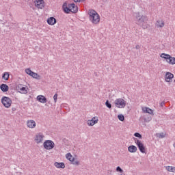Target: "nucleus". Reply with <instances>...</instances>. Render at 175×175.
<instances>
[{
    "label": "nucleus",
    "instance_id": "obj_17",
    "mask_svg": "<svg viewBox=\"0 0 175 175\" xmlns=\"http://www.w3.org/2000/svg\"><path fill=\"white\" fill-rule=\"evenodd\" d=\"M143 113H148V114H154V111L147 107L142 108Z\"/></svg>",
    "mask_w": 175,
    "mask_h": 175
},
{
    "label": "nucleus",
    "instance_id": "obj_3",
    "mask_svg": "<svg viewBox=\"0 0 175 175\" xmlns=\"http://www.w3.org/2000/svg\"><path fill=\"white\" fill-rule=\"evenodd\" d=\"M114 105L118 109H124L126 106V101L122 98H118L114 101Z\"/></svg>",
    "mask_w": 175,
    "mask_h": 175
},
{
    "label": "nucleus",
    "instance_id": "obj_24",
    "mask_svg": "<svg viewBox=\"0 0 175 175\" xmlns=\"http://www.w3.org/2000/svg\"><path fill=\"white\" fill-rule=\"evenodd\" d=\"M9 76H10L9 72H5L3 74L2 79L8 81V80H9Z\"/></svg>",
    "mask_w": 175,
    "mask_h": 175
},
{
    "label": "nucleus",
    "instance_id": "obj_9",
    "mask_svg": "<svg viewBox=\"0 0 175 175\" xmlns=\"http://www.w3.org/2000/svg\"><path fill=\"white\" fill-rule=\"evenodd\" d=\"M173 77H174V75L170 72H167L165 74V81L167 83H170V81H172V79H173Z\"/></svg>",
    "mask_w": 175,
    "mask_h": 175
},
{
    "label": "nucleus",
    "instance_id": "obj_29",
    "mask_svg": "<svg viewBox=\"0 0 175 175\" xmlns=\"http://www.w3.org/2000/svg\"><path fill=\"white\" fill-rule=\"evenodd\" d=\"M25 73H27V75H29V76H32L33 72L31 70V68H27L25 69Z\"/></svg>",
    "mask_w": 175,
    "mask_h": 175
},
{
    "label": "nucleus",
    "instance_id": "obj_31",
    "mask_svg": "<svg viewBox=\"0 0 175 175\" xmlns=\"http://www.w3.org/2000/svg\"><path fill=\"white\" fill-rule=\"evenodd\" d=\"M157 137H159L160 139H163L165 137V133H159L157 134Z\"/></svg>",
    "mask_w": 175,
    "mask_h": 175
},
{
    "label": "nucleus",
    "instance_id": "obj_12",
    "mask_svg": "<svg viewBox=\"0 0 175 175\" xmlns=\"http://www.w3.org/2000/svg\"><path fill=\"white\" fill-rule=\"evenodd\" d=\"M37 100L40 102V103H46L47 102V98L43 95H39L37 96Z\"/></svg>",
    "mask_w": 175,
    "mask_h": 175
},
{
    "label": "nucleus",
    "instance_id": "obj_33",
    "mask_svg": "<svg viewBox=\"0 0 175 175\" xmlns=\"http://www.w3.org/2000/svg\"><path fill=\"white\" fill-rule=\"evenodd\" d=\"M134 136H135V137H138V139H142V138H143V137L142 136V134H140V133H135L134 134Z\"/></svg>",
    "mask_w": 175,
    "mask_h": 175
},
{
    "label": "nucleus",
    "instance_id": "obj_38",
    "mask_svg": "<svg viewBox=\"0 0 175 175\" xmlns=\"http://www.w3.org/2000/svg\"><path fill=\"white\" fill-rule=\"evenodd\" d=\"M135 49H136V50H140V45L137 44V45L135 46Z\"/></svg>",
    "mask_w": 175,
    "mask_h": 175
},
{
    "label": "nucleus",
    "instance_id": "obj_30",
    "mask_svg": "<svg viewBox=\"0 0 175 175\" xmlns=\"http://www.w3.org/2000/svg\"><path fill=\"white\" fill-rule=\"evenodd\" d=\"M118 120H120V121H124L125 116H124V115H122V114H120L118 116Z\"/></svg>",
    "mask_w": 175,
    "mask_h": 175
},
{
    "label": "nucleus",
    "instance_id": "obj_1",
    "mask_svg": "<svg viewBox=\"0 0 175 175\" xmlns=\"http://www.w3.org/2000/svg\"><path fill=\"white\" fill-rule=\"evenodd\" d=\"M135 21L136 24L142 27L144 29L148 28V18L144 15L140 14V12L135 13Z\"/></svg>",
    "mask_w": 175,
    "mask_h": 175
},
{
    "label": "nucleus",
    "instance_id": "obj_7",
    "mask_svg": "<svg viewBox=\"0 0 175 175\" xmlns=\"http://www.w3.org/2000/svg\"><path fill=\"white\" fill-rule=\"evenodd\" d=\"M35 5L38 9H43L44 8V0H36L34 1Z\"/></svg>",
    "mask_w": 175,
    "mask_h": 175
},
{
    "label": "nucleus",
    "instance_id": "obj_36",
    "mask_svg": "<svg viewBox=\"0 0 175 175\" xmlns=\"http://www.w3.org/2000/svg\"><path fill=\"white\" fill-rule=\"evenodd\" d=\"M116 172H120V173H124V170L121 169L120 166L116 167Z\"/></svg>",
    "mask_w": 175,
    "mask_h": 175
},
{
    "label": "nucleus",
    "instance_id": "obj_2",
    "mask_svg": "<svg viewBox=\"0 0 175 175\" xmlns=\"http://www.w3.org/2000/svg\"><path fill=\"white\" fill-rule=\"evenodd\" d=\"M89 18L92 24H99L100 21V16L98 14V12L94 10L89 11Z\"/></svg>",
    "mask_w": 175,
    "mask_h": 175
},
{
    "label": "nucleus",
    "instance_id": "obj_27",
    "mask_svg": "<svg viewBox=\"0 0 175 175\" xmlns=\"http://www.w3.org/2000/svg\"><path fill=\"white\" fill-rule=\"evenodd\" d=\"M144 120L145 122H150V121H151V120H152L151 116L148 115L147 116L146 115H145L144 116Z\"/></svg>",
    "mask_w": 175,
    "mask_h": 175
},
{
    "label": "nucleus",
    "instance_id": "obj_14",
    "mask_svg": "<svg viewBox=\"0 0 175 175\" xmlns=\"http://www.w3.org/2000/svg\"><path fill=\"white\" fill-rule=\"evenodd\" d=\"M0 90L3 92H8L9 91V86L6 84L2 83L0 85Z\"/></svg>",
    "mask_w": 175,
    "mask_h": 175
},
{
    "label": "nucleus",
    "instance_id": "obj_25",
    "mask_svg": "<svg viewBox=\"0 0 175 175\" xmlns=\"http://www.w3.org/2000/svg\"><path fill=\"white\" fill-rule=\"evenodd\" d=\"M72 165H75L76 166H79L80 165V162L77 161V159L72 158V160L70 161Z\"/></svg>",
    "mask_w": 175,
    "mask_h": 175
},
{
    "label": "nucleus",
    "instance_id": "obj_22",
    "mask_svg": "<svg viewBox=\"0 0 175 175\" xmlns=\"http://www.w3.org/2000/svg\"><path fill=\"white\" fill-rule=\"evenodd\" d=\"M166 170L167 172H171L172 173H175V167L173 166H167L165 167Z\"/></svg>",
    "mask_w": 175,
    "mask_h": 175
},
{
    "label": "nucleus",
    "instance_id": "obj_42",
    "mask_svg": "<svg viewBox=\"0 0 175 175\" xmlns=\"http://www.w3.org/2000/svg\"><path fill=\"white\" fill-rule=\"evenodd\" d=\"M173 146L175 148V143H174Z\"/></svg>",
    "mask_w": 175,
    "mask_h": 175
},
{
    "label": "nucleus",
    "instance_id": "obj_39",
    "mask_svg": "<svg viewBox=\"0 0 175 175\" xmlns=\"http://www.w3.org/2000/svg\"><path fill=\"white\" fill-rule=\"evenodd\" d=\"M96 120H98V118L93 117L92 119V121H96Z\"/></svg>",
    "mask_w": 175,
    "mask_h": 175
},
{
    "label": "nucleus",
    "instance_id": "obj_26",
    "mask_svg": "<svg viewBox=\"0 0 175 175\" xmlns=\"http://www.w3.org/2000/svg\"><path fill=\"white\" fill-rule=\"evenodd\" d=\"M31 77H33V79H36V80H40V75L36 72H33V74H31Z\"/></svg>",
    "mask_w": 175,
    "mask_h": 175
},
{
    "label": "nucleus",
    "instance_id": "obj_6",
    "mask_svg": "<svg viewBox=\"0 0 175 175\" xmlns=\"http://www.w3.org/2000/svg\"><path fill=\"white\" fill-rule=\"evenodd\" d=\"M55 146V144H54V142L51 140H46L43 144V146L45 150H53Z\"/></svg>",
    "mask_w": 175,
    "mask_h": 175
},
{
    "label": "nucleus",
    "instance_id": "obj_41",
    "mask_svg": "<svg viewBox=\"0 0 175 175\" xmlns=\"http://www.w3.org/2000/svg\"><path fill=\"white\" fill-rule=\"evenodd\" d=\"M74 2H80V0H73Z\"/></svg>",
    "mask_w": 175,
    "mask_h": 175
},
{
    "label": "nucleus",
    "instance_id": "obj_43",
    "mask_svg": "<svg viewBox=\"0 0 175 175\" xmlns=\"http://www.w3.org/2000/svg\"><path fill=\"white\" fill-rule=\"evenodd\" d=\"M84 1V0H79V2H81V1Z\"/></svg>",
    "mask_w": 175,
    "mask_h": 175
},
{
    "label": "nucleus",
    "instance_id": "obj_10",
    "mask_svg": "<svg viewBox=\"0 0 175 175\" xmlns=\"http://www.w3.org/2000/svg\"><path fill=\"white\" fill-rule=\"evenodd\" d=\"M27 126L28 128H30L31 129H33L36 126V122L35 120H29L27 121Z\"/></svg>",
    "mask_w": 175,
    "mask_h": 175
},
{
    "label": "nucleus",
    "instance_id": "obj_4",
    "mask_svg": "<svg viewBox=\"0 0 175 175\" xmlns=\"http://www.w3.org/2000/svg\"><path fill=\"white\" fill-rule=\"evenodd\" d=\"M133 139L135 143L137 144L140 152H142V154H146V147H144V144L142 143V141L137 139L136 137H134Z\"/></svg>",
    "mask_w": 175,
    "mask_h": 175
},
{
    "label": "nucleus",
    "instance_id": "obj_13",
    "mask_svg": "<svg viewBox=\"0 0 175 175\" xmlns=\"http://www.w3.org/2000/svg\"><path fill=\"white\" fill-rule=\"evenodd\" d=\"M47 23L49 25H54V24L57 23V19H55V18L53 16L50 17L49 18H48Z\"/></svg>",
    "mask_w": 175,
    "mask_h": 175
},
{
    "label": "nucleus",
    "instance_id": "obj_15",
    "mask_svg": "<svg viewBox=\"0 0 175 175\" xmlns=\"http://www.w3.org/2000/svg\"><path fill=\"white\" fill-rule=\"evenodd\" d=\"M18 90H19V92H21V94H27V88L23 86V85H18Z\"/></svg>",
    "mask_w": 175,
    "mask_h": 175
},
{
    "label": "nucleus",
    "instance_id": "obj_18",
    "mask_svg": "<svg viewBox=\"0 0 175 175\" xmlns=\"http://www.w3.org/2000/svg\"><path fill=\"white\" fill-rule=\"evenodd\" d=\"M54 165L55 166V167H57L58 169H65V163H64L55 162L54 163Z\"/></svg>",
    "mask_w": 175,
    "mask_h": 175
},
{
    "label": "nucleus",
    "instance_id": "obj_37",
    "mask_svg": "<svg viewBox=\"0 0 175 175\" xmlns=\"http://www.w3.org/2000/svg\"><path fill=\"white\" fill-rule=\"evenodd\" d=\"M160 106H161V107H163V106H165V101H162V102L160 103Z\"/></svg>",
    "mask_w": 175,
    "mask_h": 175
},
{
    "label": "nucleus",
    "instance_id": "obj_35",
    "mask_svg": "<svg viewBox=\"0 0 175 175\" xmlns=\"http://www.w3.org/2000/svg\"><path fill=\"white\" fill-rule=\"evenodd\" d=\"M53 99H54V102L55 103H57V99H58V94H55V95L53 96Z\"/></svg>",
    "mask_w": 175,
    "mask_h": 175
},
{
    "label": "nucleus",
    "instance_id": "obj_16",
    "mask_svg": "<svg viewBox=\"0 0 175 175\" xmlns=\"http://www.w3.org/2000/svg\"><path fill=\"white\" fill-rule=\"evenodd\" d=\"M128 151L131 153L136 152L137 151V147L135 146V145H131L128 147Z\"/></svg>",
    "mask_w": 175,
    "mask_h": 175
},
{
    "label": "nucleus",
    "instance_id": "obj_8",
    "mask_svg": "<svg viewBox=\"0 0 175 175\" xmlns=\"http://www.w3.org/2000/svg\"><path fill=\"white\" fill-rule=\"evenodd\" d=\"M68 7L70 8V12H71V13H77V12H79V7H77L76 4L73 3L69 4Z\"/></svg>",
    "mask_w": 175,
    "mask_h": 175
},
{
    "label": "nucleus",
    "instance_id": "obj_23",
    "mask_svg": "<svg viewBox=\"0 0 175 175\" xmlns=\"http://www.w3.org/2000/svg\"><path fill=\"white\" fill-rule=\"evenodd\" d=\"M160 57L161 58H164V59H166V61H167V59H169L170 58L171 55L169 54H166V53H161Z\"/></svg>",
    "mask_w": 175,
    "mask_h": 175
},
{
    "label": "nucleus",
    "instance_id": "obj_5",
    "mask_svg": "<svg viewBox=\"0 0 175 175\" xmlns=\"http://www.w3.org/2000/svg\"><path fill=\"white\" fill-rule=\"evenodd\" d=\"M1 103L6 109H9L12 106V101L9 97L3 96L1 98Z\"/></svg>",
    "mask_w": 175,
    "mask_h": 175
},
{
    "label": "nucleus",
    "instance_id": "obj_11",
    "mask_svg": "<svg viewBox=\"0 0 175 175\" xmlns=\"http://www.w3.org/2000/svg\"><path fill=\"white\" fill-rule=\"evenodd\" d=\"M43 137H44V136H43L42 133H38L36 135L35 142L37 143V144H39V143H42V142H43Z\"/></svg>",
    "mask_w": 175,
    "mask_h": 175
},
{
    "label": "nucleus",
    "instance_id": "obj_28",
    "mask_svg": "<svg viewBox=\"0 0 175 175\" xmlns=\"http://www.w3.org/2000/svg\"><path fill=\"white\" fill-rule=\"evenodd\" d=\"M66 159H68L70 162L72 161V159H73V158H75V157H73V156H72V154L67 153L66 154Z\"/></svg>",
    "mask_w": 175,
    "mask_h": 175
},
{
    "label": "nucleus",
    "instance_id": "obj_19",
    "mask_svg": "<svg viewBox=\"0 0 175 175\" xmlns=\"http://www.w3.org/2000/svg\"><path fill=\"white\" fill-rule=\"evenodd\" d=\"M170 65H175V57L170 56L166 61Z\"/></svg>",
    "mask_w": 175,
    "mask_h": 175
},
{
    "label": "nucleus",
    "instance_id": "obj_40",
    "mask_svg": "<svg viewBox=\"0 0 175 175\" xmlns=\"http://www.w3.org/2000/svg\"><path fill=\"white\" fill-rule=\"evenodd\" d=\"M12 111H16V108H15V107H13V108L12 109Z\"/></svg>",
    "mask_w": 175,
    "mask_h": 175
},
{
    "label": "nucleus",
    "instance_id": "obj_32",
    "mask_svg": "<svg viewBox=\"0 0 175 175\" xmlns=\"http://www.w3.org/2000/svg\"><path fill=\"white\" fill-rule=\"evenodd\" d=\"M64 8V11L65 12V13H69L70 12V8L68 7H63Z\"/></svg>",
    "mask_w": 175,
    "mask_h": 175
},
{
    "label": "nucleus",
    "instance_id": "obj_20",
    "mask_svg": "<svg viewBox=\"0 0 175 175\" xmlns=\"http://www.w3.org/2000/svg\"><path fill=\"white\" fill-rule=\"evenodd\" d=\"M98 119H96V120H88V125L89 126H94L95 124H98Z\"/></svg>",
    "mask_w": 175,
    "mask_h": 175
},
{
    "label": "nucleus",
    "instance_id": "obj_21",
    "mask_svg": "<svg viewBox=\"0 0 175 175\" xmlns=\"http://www.w3.org/2000/svg\"><path fill=\"white\" fill-rule=\"evenodd\" d=\"M156 24L159 28H163V27H165V22L163 21H157Z\"/></svg>",
    "mask_w": 175,
    "mask_h": 175
},
{
    "label": "nucleus",
    "instance_id": "obj_34",
    "mask_svg": "<svg viewBox=\"0 0 175 175\" xmlns=\"http://www.w3.org/2000/svg\"><path fill=\"white\" fill-rule=\"evenodd\" d=\"M105 105L107 107H108V109H111V104L109 102L108 100L105 102Z\"/></svg>",
    "mask_w": 175,
    "mask_h": 175
}]
</instances>
